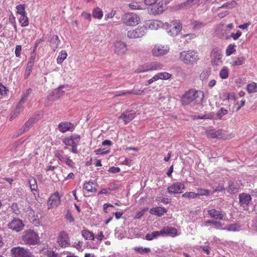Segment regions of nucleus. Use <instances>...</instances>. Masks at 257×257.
<instances>
[{"mask_svg":"<svg viewBox=\"0 0 257 257\" xmlns=\"http://www.w3.org/2000/svg\"><path fill=\"white\" fill-rule=\"evenodd\" d=\"M95 153L97 154H100V155H106L109 153V151L108 150H104V149H102L101 148L95 150Z\"/></svg>","mask_w":257,"mask_h":257,"instance_id":"774afa93","label":"nucleus"},{"mask_svg":"<svg viewBox=\"0 0 257 257\" xmlns=\"http://www.w3.org/2000/svg\"><path fill=\"white\" fill-rule=\"evenodd\" d=\"M60 202V197L58 192H55L49 198L48 201V208L56 207Z\"/></svg>","mask_w":257,"mask_h":257,"instance_id":"6ab92c4d","label":"nucleus"},{"mask_svg":"<svg viewBox=\"0 0 257 257\" xmlns=\"http://www.w3.org/2000/svg\"><path fill=\"white\" fill-rule=\"evenodd\" d=\"M58 242L62 247H66L70 245L68 234L65 231H61L58 235Z\"/></svg>","mask_w":257,"mask_h":257,"instance_id":"2eb2a0df","label":"nucleus"},{"mask_svg":"<svg viewBox=\"0 0 257 257\" xmlns=\"http://www.w3.org/2000/svg\"><path fill=\"white\" fill-rule=\"evenodd\" d=\"M22 240L25 244L35 245L40 242V238L37 233L28 229L24 232L22 236Z\"/></svg>","mask_w":257,"mask_h":257,"instance_id":"20e7f679","label":"nucleus"},{"mask_svg":"<svg viewBox=\"0 0 257 257\" xmlns=\"http://www.w3.org/2000/svg\"><path fill=\"white\" fill-rule=\"evenodd\" d=\"M128 7L131 10H143L144 9L143 5L140 2L133 1L128 5Z\"/></svg>","mask_w":257,"mask_h":257,"instance_id":"c9c22d12","label":"nucleus"},{"mask_svg":"<svg viewBox=\"0 0 257 257\" xmlns=\"http://www.w3.org/2000/svg\"><path fill=\"white\" fill-rule=\"evenodd\" d=\"M149 64V69L148 70L150 71H154V70H160L163 68L164 65L159 62H152Z\"/></svg>","mask_w":257,"mask_h":257,"instance_id":"c85d7f7f","label":"nucleus"},{"mask_svg":"<svg viewBox=\"0 0 257 257\" xmlns=\"http://www.w3.org/2000/svg\"><path fill=\"white\" fill-rule=\"evenodd\" d=\"M165 8L163 4H155L153 5L150 11V14L154 15H159L165 11Z\"/></svg>","mask_w":257,"mask_h":257,"instance_id":"b1692460","label":"nucleus"},{"mask_svg":"<svg viewBox=\"0 0 257 257\" xmlns=\"http://www.w3.org/2000/svg\"><path fill=\"white\" fill-rule=\"evenodd\" d=\"M82 242L80 241L77 242H74V244H73V246L79 251H82L83 250V249L82 248Z\"/></svg>","mask_w":257,"mask_h":257,"instance_id":"338daca9","label":"nucleus"},{"mask_svg":"<svg viewBox=\"0 0 257 257\" xmlns=\"http://www.w3.org/2000/svg\"><path fill=\"white\" fill-rule=\"evenodd\" d=\"M209 216L215 219L223 220L224 219L225 214L221 211L211 208L207 210Z\"/></svg>","mask_w":257,"mask_h":257,"instance_id":"aec40b11","label":"nucleus"},{"mask_svg":"<svg viewBox=\"0 0 257 257\" xmlns=\"http://www.w3.org/2000/svg\"><path fill=\"white\" fill-rule=\"evenodd\" d=\"M58 128L60 132L64 133L67 131H73L74 128V125L70 122L64 121L58 124Z\"/></svg>","mask_w":257,"mask_h":257,"instance_id":"5701e85b","label":"nucleus"},{"mask_svg":"<svg viewBox=\"0 0 257 257\" xmlns=\"http://www.w3.org/2000/svg\"><path fill=\"white\" fill-rule=\"evenodd\" d=\"M46 255L48 257H60L58 253L51 250H48L46 252Z\"/></svg>","mask_w":257,"mask_h":257,"instance_id":"680f3d73","label":"nucleus"},{"mask_svg":"<svg viewBox=\"0 0 257 257\" xmlns=\"http://www.w3.org/2000/svg\"><path fill=\"white\" fill-rule=\"evenodd\" d=\"M35 58H36V52L32 51L31 53V56L29 58V60L28 64L34 65V63H35Z\"/></svg>","mask_w":257,"mask_h":257,"instance_id":"052dcab7","label":"nucleus"},{"mask_svg":"<svg viewBox=\"0 0 257 257\" xmlns=\"http://www.w3.org/2000/svg\"><path fill=\"white\" fill-rule=\"evenodd\" d=\"M182 196L184 198H195L197 197V195H196V193L193 192H186L184 193Z\"/></svg>","mask_w":257,"mask_h":257,"instance_id":"864d4df0","label":"nucleus"},{"mask_svg":"<svg viewBox=\"0 0 257 257\" xmlns=\"http://www.w3.org/2000/svg\"><path fill=\"white\" fill-rule=\"evenodd\" d=\"M9 228L16 232L22 230L24 227V224L22 220L19 218H14L8 225Z\"/></svg>","mask_w":257,"mask_h":257,"instance_id":"4468645a","label":"nucleus"},{"mask_svg":"<svg viewBox=\"0 0 257 257\" xmlns=\"http://www.w3.org/2000/svg\"><path fill=\"white\" fill-rule=\"evenodd\" d=\"M227 113L228 110L222 107L218 110L216 114L218 118L220 119L223 115L227 114Z\"/></svg>","mask_w":257,"mask_h":257,"instance_id":"4d7b16f0","label":"nucleus"},{"mask_svg":"<svg viewBox=\"0 0 257 257\" xmlns=\"http://www.w3.org/2000/svg\"><path fill=\"white\" fill-rule=\"evenodd\" d=\"M35 122V119L34 118H30L26 122L24 125L19 131L18 135H21L24 132L27 131L29 128L33 125Z\"/></svg>","mask_w":257,"mask_h":257,"instance_id":"cd10ccee","label":"nucleus"},{"mask_svg":"<svg viewBox=\"0 0 257 257\" xmlns=\"http://www.w3.org/2000/svg\"><path fill=\"white\" fill-rule=\"evenodd\" d=\"M148 69H149V64L148 63H147L140 66L135 70V72L139 73L149 71V70H148Z\"/></svg>","mask_w":257,"mask_h":257,"instance_id":"49530a36","label":"nucleus"},{"mask_svg":"<svg viewBox=\"0 0 257 257\" xmlns=\"http://www.w3.org/2000/svg\"><path fill=\"white\" fill-rule=\"evenodd\" d=\"M29 184L31 191L32 192L37 191L38 185L36 180L35 178H32L29 180Z\"/></svg>","mask_w":257,"mask_h":257,"instance_id":"8fccbe9b","label":"nucleus"},{"mask_svg":"<svg viewBox=\"0 0 257 257\" xmlns=\"http://www.w3.org/2000/svg\"><path fill=\"white\" fill-rule=\"evenodd\" d=\"M180 60L187 65H194L199 59L198 53L195 50L183 51L180 53Z\"/></svg>","mask_w":257,"mask_h":257,"instance_id":"f03ea898","label":"nucleus"},{"mask_svg":"<svg viewBox=\"0 0 257 257\" xmlns=\"http://www.w3.org/2000/svg\"><path fill=\"white\" fill-rule=\"evenodd\" d=\"M32 89L31 88L28 89L26 91L24 92L21 98L19 103H24L26 99L29 95L32 93Z\"/></svg>","mask_w":257,"mask_h":257,"instance_id":"09e8293b","label":"nucleus"},{"mask_svg":"<svg viewBox=\"0 0 257 257\" xmlns=\"http://www.w3.org/2000/svg\"><path fill=\"white\" fill-rule=\"evenodd\" d=\"M198 193H196L197 197L200 196H209L210 194L211 191L208 189H198Z\"/></svg>","mask_w":257,"mask_h":257,"instance_id":"603ef678","label":"nucleus"},{"mask_svg":"<svg viewBox=\"0 0 257 257\" xmlns=\"http://www.w3.org/2000/svg\"><path fill=\"white\" fill-rule=\"evenodd\" d=\"M146 33V29L145 27H139L135 30L128 31L127 36L130 39L141 38Z\"/></svg>","mask_w":257,"mask_h":257,"instance_id":"9b49d317","label":"nucleus"},{"mask_svg":"<svg viewBox=\"0 0 257 257\" xmlns=\"http://www.w3.org/2000/svg\"><path fill=\"white\" fill-rule=\"evenodd\" d=\"M51 47L54 51H55L60 44V40L57 35H54L50 39Z\"/></svg>","mask_w":257,"mask_h":257,"instance_id":"c756f323","label":"nucleus"},{"mask_svg":"<svg viewBox=\"0 0 257 257\" xmlns=\"http://www.w3.org/2000/svg\"><path fill=\"white\" fill-rule=\"evenodd\" d=\"M251 201V197L249 194L243 193L239 195V202L241 206L247 207Z\"/></svg>","mask_w":257,"mask_h":257,"instance_id":"4be33fe9","label":"nucleus"},{"mask_svg":"<svg viewBox=\"0 0 257 257\" xmlns=\"http://www.w3.org/2000/svg\"><path fill=\"white\" fill-rule=\"evenodd\" d=\"M210 57L213 65L219 66L222 64V51L219 48H213L211 52Z\"/></svg>","mask_w":257,"mask_h":257,"instance_id":"1a4fd4ad","label":"nucleus"},{"mask_svg":"<svg viewBox=\"0 0 257 257\" xmlns=\"http://www.w3.org/2000/svg\"><path fill=\"white\" fill-rule=\"evenodd\" d=\"M169 47L167 45H155L152 49V55L156 57H159L167 54L169 51Z\"/></svg>","mask_w":257,"mask_h":257,"instance_id":"9d476101","label":"nucleus"},{"mask_svg":"<svg viewBox=\"0 0 257 257\" xmlns=\"http://www.w3.org/2000/svg\"><path fill=\"white\" fill-rule=\"evenodd\" d=\"M65 218L70 223L73 222L74 221V218L70 211H67Z\"/></svg>","mask_w":257,"mask_h":257,"instance_id":"e2e57ef3","label":"nucleus"},{"mask_svg":"<svg viewBox=\"0 0 257 257\" xmlns=\"http://www.w3.org/2000/svg\"><path fill=\"white\" fill-rule=\"evenodd\" d=\"M18 20L21 27H25L29 25V18L27 16V14L21 15L18 19Z\"/></svg>","mask_w":257,"mask_h":257,"instance_id":"72a5a7b5","label":"nucleus"},{"mask_svg":"<svg viewBox=\"0 0 257 257\" xmlns=\"http://www.w3.org/2000/svg\"><path fill=\"white\" fill-rule=\"evenodd\" d=\"M207 137L212 139H225L224 137L223 136L222 130H210L207 133Z\"/></svg>","mask_w":257,"mask_h":257,"instance_id":"a878e982","label":"nucleus"},{"mask_svg":"<svg viewBox=\"0 0 257 257\" xmlns=\"http://www.w3.org/2000/svg\"><path fill=\"white\" fill-rule=\"evenodd\" d=\"M67 54L66 51L62 50L59 53V55L57 58V63L61 64L64 60L66 58Z\"/></svg>","mask_w":257,"mask_h":257,"instance_id":"58836bf2","label":"nucleus"},{"mask_svg":"<svg viewBox=\"0 0 257 257\" xmlns=\"http://www.w3.org/2000/svg\"><path fill=\"white\" fill-rule=\"evenodd\" d=\"M203 97V92L191 89L182 95L181 97V102L183 105H188L193 101L195 104H198L202 102Z\"/></svg>","mask_w":257,"mask_h":257,"instance_id":"f257e3e1","label":"nucleus"},{"mask_svg":"<svg viewBox=\"0 0 257 257\" xmlns=\"http://www.w3.org/2000/svg\"><path fill=\"white\" fill-rule=\"evenodd\" d=\"M82 235L86 240H93L94 236L93 233L86 230H83L82 231Z\"/></svg>","mask_w":257,"mask_h":257,"instance_id":"a19ab883","label":"nucleus"},{"mask_svg":"<svg viewBox=\"0 0 257 257\" xmlns=\"http://www.w3.org/2000/svg\"><path fill=\"white\" fill-rule=\"evenodd\" d=\"M134 250L138 253L143 254L148 253L151 251L149 247H143L142 246L135 247Z\"/></svg>","mask_w":257,"mask_h":257,"instance_id":"79ce46f5","label":"nucleus"},{"mask_svg":"<svg viewBox=\"0 0 257 257\" xmlns=\"http://www.w3.org/2000/svg\"><path fill=\"white\" fill-rule=\"evenodd\" d=\"M33 66L34 65L27 64L25 74V79H27L30 75V74L33 69Z\"/></svg>","mask_w":257,"mask_h":257,"instance_id":"5fc2aeb1","label":"nucleus"},{"mask_svg":"<svg viewBox=\"0 0 257 257\" xmlns=\"http://www.w3.org/2000/svg\"><path fill=\"white\" fill-rule=\"evenodd\" d=\"M26 6L24 4H20L16 6L17 12L16 13L21 15L27 14L25 11Z\"/></svg>","mask_w":257,"mask_h":257,"instance_id":"c03bdc74","label":"nucleus"},{"mask_svg":"<svg viewBox=\"0 0 257 257\" xmlns=\"http://www.w3.org/2000/svg\"><path fill=\"white\" fill-rule=\"evenodd\" d=\"M63 163H65L71 168H75V163L73 162V161L71 159L69 158V157H67Z\"/></svg>","mask_w":257,"mask_h":257,"instance_id":"13d9d810","label":"nucleus"},{"mask_svg":"<svg viewBox=\"0 0 257 257\" xmlns=\"http://www.w3.org/2000/svg\"><path fill=\"white\" fill-rule=\"evenodd\" d=\"M66 86H67V85H62L59 86L57 89H55L49 94L48 98L52 101L58 99L64 94V91L62 90V89L65 88Z\"/></svg>","mask_w":257,"mask_h":257,"instance_id":"ddd939ff","label":"nucleus"},{"mask_svg":"<svg viewBox=\"0 0 257 257\" xmlns=\"http://www.w3.org/2000/svg\"><path fill=\"white\" fill-rule=\"evenodd\" d=\"M147 90V88L144 89H138L137 85H135L132 90H125L120 91L119 92H116L114 95L115 97L118 96H122L126 95L127 94H133L137 95H144L146 93V91Z\"/></svg>","mask_w":257,"mask_h":257,"instance_id":"6e6552de","label":"nucleus"},{"mask_svg":"<svg viewBox=\"0 0 257 257\" xmlns=\"http://www.w3.org/2000/svg\"><path fill=\"white\" fill-rule=\"evenodd\" d=\"M83 188L88 192L93 193L96 191L95 184L91 181L85 182L83 185Z\"/></svg>","mask_w":257,"mask_h":257,"instance_id":"2f4dec72","label":"nucleus"},{"mask_svg":"<svg viewBox=\"0 0 257 257\" xmlns=\"http://www.w3.org/2000/svg\"><path fill=\"white\" fill-rule=\"evenodd\" d=\"M8 91V89L2 83H0V95L4 96L7 94Z\"/></svg>","mask_w":257,"mask_h":257,"instance_id":"bf43d9fd","label":"nucleus"},{"mask_svg":"<svg viewBox=\"0 0 257 257\" xmlns=\"http://www.w3.org/2000/svg\"><path fill=\"white\" fill-rule=\"evenodd\" d=\"M239 189V186L237 183H230L227 187V192L230 194L237 193Z\"/></svg>","mask_w":257,"mask_h":257,"instance_id":"473e14b6","label":"nucleus"},{"mask_svg":"<svg viewBox=\"0 0 257 257\" xmlns=\"http://www.w3.org/2000/svg\"><path fill=\"white\" fill-rule=\"evenodd\" d=\"M237 5V3L234 1H231L229 2H227L222 5L221 7L218 8V10L222 8H234Z\"/></svg>","mask_w":257,"mask_h":257,"instance_id":"de8ad7c7","label":"nucleus"},{"mask_svg":"<svg viewBox=\"0 0 257 257\" xmlns=\"http://www.w3.org/2000/svg\"><path fill=\"white\" fill-rule=\"evenodd\" d=\"M236 46L234 44H229L226 50H225V54L227 56H230L232 54H233L234 52L236 51L235 49Z\"/></svg>","mask_w":257,"mask_h":257,"instance_id":"a18cd8bd","label":"nucleus"},{"mask_svg":"<svg viewBox=\"0 0 257 257\" xmlns=\"http://www.w3.org/2000/svg\"><path fill=\"white\" fill-rule=\"evenodd\" d=\"M240 225L236 223L230 224L227 225L224 230H226L228 231H237L240 230Z\"/></svg>","mask_w":257,"mask_h":257,"instance_id":"e433bc0d","label":"nucleus"},{"mask_svg":"<svg viewBox=\"0 0 257 257\" xmlns=\"http://www.w3.org/2000/svg\"><path fill=\"white\" fill-rule=\"evenodd\" d=\"M246 90L249 93L257 92V83L252 82L248 84L246 86Z\"/></svg>","mask_w":257,"mask_h":257,"instance_id":"4c0bfd02","label":"nucleus"},{"mask_svg":"<svg viewBox=\"0 0 257 257\" xmlns=\"http://www.w3.org/2000/svg\"><path fill=\"white\" fill-rule=\"evenodd\" d=\"M136 116V112L133 110H126L123 112L119 117L122 119L125 124H127L132 120Z\"/></svg>","mask_w":257,"mask_h":257,"instance_id":"a211bd4d","label":"nucleus"},{"mask_svg":"<svg viewBox=\"0 0 257 257\" xmlns=\"http://www.w3.org/2000/svg\"><path fill=\"white\" fill-rule=\"evenodd\" d=\"M229 76V69L226 67L224 66L219 72V76L222 79H225L228 77Z\"/></svg>","mask_w":257,"mask_h":257,"instance_id":"ea45409f","label":"nucleus"},{"mask_svg":"<svg viewBox=\"0 0 257 257\" xmlns=\"http://www.w3.org/2000/svg\"><path fill=\"white\" fill-rule=\"evenodd\" d=\"M22 51V46L21 45H17L15 49V55L17 57H20Z\"/></svg>","mask_w":257,"mask_h":257,"instance_id":"69168bd1","label":"nucleus"},{"mask_svg":"<svg viewBox=\"0 0 257 257\" xmlns=\"http://www.w3.org/2000/svg\"><path fill=\"white\" fill-rule=\"evenodd\" d=\"M158 73L159 77H160V79L167 80L170 78L172 76V75L171 74L166 72H160Z\"/></svg>","mask_w":257,"mask_h":257,"instance_id":"6e6d98bb","label":"nucleus"},{"mask_svg":"<svg viewBox=\"0 0 257 257\" xmlns=\"http://www.w3.org/2000/svg\"><path fill=\"white\" fill-rule=\"evenodd\" d=\"M11 253L12 257H34L29 249L21 246L13 247Z\"/></svg>","mask_w":257,"mask_h":257,"instance_id":"0eeeda50","label":"nucleus"},{"mask_svg":"<svg viewBox=\"0 0 257 257\" xmlns=\"http://www.w3.org/2000/svg\"><path fill=\"white\" fill-rule=\"evenodd\" d=\"M162 237H175L177 235V229L173 227L166 226L161 229Z\"/></svg>","mask_w":257,"mask_h":257,"instance_id":"412c9836","label":"nucleus"},{"mask_svg":"<svg viewBox=\"0 0 257 257\" xmlns=\"http://www.w3.org/2000/svg\"><path fill=\"white\" fill-rule=\"evenodd\" d=\"M92 15L94 18L100 20L102 19L103 14L102 10L97 7L93 10Z\"/></svg>","mask_w":257,"mask_h":257,"instance_id":"f704fd0d","label":"nucleus"},{"mask_svg":"<svg viewBox=\"0 0 257 257\" xmlns=\"http://www.w3.org/2000/svg\"><path fill=\"white\" fill-rule=\"evenodd\" d=\"M242 35V32L237 30L236 33H232L230 36H227L225 37L226 39L232 38L233 40H237Z\"/></svg>","mask_w":257,"mask_h":257,"instance_id":"3c124183","label":"nucleus"},{"mask_svg":"<svg viewBox=\"0 0 257 257\" xmlns=\"http://www.w3.org/2000/svg\"><path fill=\"white\" fill-rule=\"evenodd\" d=\"M199 2L200 0H188L185 5H187L189 7H191L199 4Z\"/></svg>","mask_w":257,"mask_h":257,"instance_id":"0e129e2a","label":"nucleus"},{"mask_svg":"<svg viewBox=\"0 0 257 257\" xmlns=\"http://www.w3.org/2000/svg\"><path fill=\"white\" fill-rule=\"evenodd\" d=\"M245 60V58L243 56L237 58L234 57L232 58L231 61L230 62V64L231 66L241 65L244 63Z\"/></svg>","mask_w":257,"mask_h":257,"instance_id":"7c9ffc66","label":"nucleus"},{"mask_svg":"<svg viewBox=\"0 0 257 257\" xmlns=\"http://www.w3.org/2000/svg\"><path fill=\"white\" fill-rule=\"evenodd\" d=\"M160 237H162L161 229L159 231H154L146 234L145 239L148 241H151L153 239H157Z\"/></svg>","mask_w":257,"mask_h":257,"instance_id":"393cba45","label":"nucleus"},{"mask_svg":"<svg viewBox=\"0 0 257 257\" xmlns=\"http://www.w3.org/2000/svg\"><path fill=\"white\" fill-rule=\"evenodd\" d=\"M185 188L183 182H176L167 188V191L170 194H179Z\"/></svg>","mask_w":257,"mask_h":257,"instance_id":"f8f14e48","label":"nucleus"},{"mask_svg":"<svg viewBox=\"0 0 257 257\" xmlns=\"http://www.w3.org/2000/svg\"><path fill=\"white\" fill-rule=\"evenodd\" d=\"M81 140L80 136L73 134L70 136L64 138L62 139L63 143L65 145L64 149H67L68 146L71 147V152L73 154H78L77 147L79 146Z\"/></svg>","mask_w":257,"mask_h":257,"instance_id":"7ed1b4c3","label":"nucleus"},{"mask_svg":"<svg viewBox=\"0 0 257 257\" xmlns=\"http://www.w3.org/2000/svg\"><path fill=\"white\" fill-rule=\"evenodd\" d=\"M113 46L114 52L118 55L124 54L127 50L126 44L121 41L116 42Z\"/></svg>","mask_w":257,"mask_h":257,"instance_id":"dca6fc26","label":"nucleus"},{"mask_svg":"<svg viewBox=\"0 0 257 257\" xmlns=\"http://www.w3.org/2000/svg\"><path fill=\"white\" fill-rule=\"evenodd\" d=\"M121 20L126 26L133 27L139 24L140 18L135 13H127L122 16Z\"/></svg>","mask_w":257,"mask_h":257,"instance_id":"423d86ee","label":"nucleus"},{"mask_svg":"<svg viewBox=\"0 0 257 257\" xmlns=\"http://www.w3.org/2000/svg\"><path fill=\"white\" fill-rule=\"evenodd\" d=\"M164 26L167 34L171 37L177 36L182 30V24L179 20H175L170 23H165Z\"/></svg>","mask_w":257,"mask_h":257,"instance_id":"39448f33","label":"nucleus"},{"mask_svg":"<svg viewBox=\"0 0 257 257\" xmlns=\"http://www.w3.org/2000/svg\"><path fill=\"white\" fill-rule=\"evenodd\" d=\"M64 152L62 150H57L54 153V155L58 160L62 163H63L67 157H64L63 154Z\"/></svg>","mask_w":257,"mask_h":257,"instance_id":"37998d69","label":"nucleus"},{"mask_svg":"<svg viewBox=\"0 0 257 257\" xmlns=\"http://www.w3.org/2000/svg\"><path fill=\"white\" fill-rule=\"evenodd\" d=\"M167 212V210L164 207H157L150 209V212L151 214L161 216Z\"/></svg>","mask_w":257,"mask_h":257,"instance_id":"bb28decb","label":"nucleus"},{"mask_svg":"<svg viewBox=\"0 0 257 257\" xmlns=\"http://www.w3.org/2000/svg\"><path fill=\"white\" fill-rule=\"evenodd\" d=\"M164 24L161 21L157 20H149L145 23L144 26L147 29V28L151 30H158L159 28L164 26Z\"/></svg>","mask_w":257,"mask_h":257,"instance_id":"f3484780","label":"nucleus"}]
</instances>
